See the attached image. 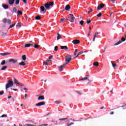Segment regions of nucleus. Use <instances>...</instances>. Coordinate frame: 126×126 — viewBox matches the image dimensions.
I'll use <instances>...</instances> for the list:
<instances>
[{
    "label": "nucleus",
    "instance_id": "nucleus-1",
    "mask_svg": "<svg viewBox=\"0 0 126 126\" xmlns=\"http://www.w3.org/2000/svg\"><path fill=\"white\" fill-rule=\"evenodd\" d=\"M13 82H12V80H9L6 85V89L7 90V89L11 87L12 86H13Z\"/></svg>",
    "mask_w": 126,
    "mask_h": 126
},
{
    "label": "nucleus",
    "instance_id": "nucleus-2",
    "mask_svg": "<svg viewBox=\"0 0 126 126\" xmlns=\"http://www.w3.org/2000/svg\"><path fill=\"white\" fill-rule=\"evenodd\" d=\"M54 2L51 1L49 2H47L46 4H44V6H45V8L46 9H50V7L51 6H53L54 5Z\"/></svg>",
    "mask_w": 126,
    "mask_h": 126
},
{
    "label": "nucleus",
    "instance_id": "nucleus-3",
    "mask_svg": "<svg viewBox=\"0 0 126 126\" xmlns=\"http://www.w3.org/2000/svg\"><path fill=\"white\" fill-rule=\"evenodd\" d=\"M69 19H67L69 21L73 23L75 20V17L72 14H69Z\"/></svg>",
    "mask_w": 126,
    "mask_h": 126
},
{
    "label": "nucleus",
    "instance_id": "nucleus-4",
    "mask_svg": "<svg viewBox=\"0 0 126 126\" xmlns=\"http://www.w3.org/2000/svg\"><path fill=\"white\" fill-rule=\"evenodd\" d=\"M126 40V39L125 37H122L121 40H119L117 43H116L115 44H114V45L116 46V45H118L120 44H121L123 42L125 41Z\"/></svg>",
    "mask_w": 126,
    "mask_h": 126
},
{
    "label": "nucleus",
    "instance_id": "nucleus-5",
    "mask_svg": "<svg viewBox=\"0 0 126 126\" xmlns=\"http://www.w3.org/2000/svg\"><path fill=\"white\" fill-rule=\"evenodd\" d=\"M71 60V56L70 55H68L66 57V59H65V62H66V64L67 63H70V60Z\"/></svg>",
    "mask_w": 126,
    "mask_h": 126
},
{
    "label": "nucleus",
    "instance_id": "nucleus-6",
    "mask_svg": "<svg viewBox=\"0 0 126 126\" xmlns=\"http://www.w3.org/2000/svg\"><path fill=\"white\" fill-rule=\"evenodd\" d=\"M8 62L9 63H16L17 62V60L13 59H9Z\"/></svg>",
    "mask_w": 126,
    "mask_h": 126
},
{
    "label": "nucleus",
    "instance_id": "nucleus-7",
    "mask_svg": "<svg viewBox=\"0 0 126 126\" xmlns=\"http://www.w3.org/2000/svg\"><path fill=\"white\" fill-rule=\"evenodd\" d=\"M105 4L102 3L101 4L98 5L97 8V9L99 10H100L101 8H103L104 7Z\"/></svg>",
    "mask_w": 126,
    "mask_h": 126
},
{
    "label": "nucleus",
    "instance_id": "nucleus-8",
    "mask_svg": "<svg viewBox=\"0 0 126 126\" xmlns=\"http://www.w3.org/2000/svg\"><path fill=\"white\" fill-rule=\"evenodd\" d=\"M3 22L4 23H8L10 24L11 23V20L8 19H3Z\"/></svg>",
    "mask_w": 126,
    "mask_h": 126
},
{
    "label": "nucleus",
    "instance_id": "nucleus-9",
    "mask_svg": "<svg viewBox=\"0 0 126 126\" xmlns=\"http://www.w3.org/2000/svg\"><path fill=\"white\" fill-rule=\"evenodd\" d=\"M66 64H63V65H61V66L59 67V71H62L63 69L64 68V66H65Z\"/></svg>",
    "mask_w": 126,
    "mask_h": 126
},
{
    "label": "nucleus",
    "instance_id": "nucleus-10",
    "mask_svg": "<svg viewBox=\"0 0 126 126\" xmlns=\"http://www.w3.org/2000/svg\"><path fill=\"white\" fill-rule=\"evenodd\" d=\"M14 82L15 84H17L18 85H21L22 86V83H20L19 81H18L15 78H14Z\"/></svg>",
    "mask_w": 126,
    "mask_h": 126
},
{
    "label": "nucleus",
    "instance_id": "nucleus-11",
    "mask_svg": "<svg viewBox=\"0 0 126 126\" xmlns=\"http://www.w3.org/2000/svg\"><path fill=\"white\" fill-rule=\"evenodd\" d=\"M45 105L44 102H39L38 103L35 104V105L36 106H41L42 105Z\"/></svg>",
    "mask_w": 126,
    "mask_h": 126
},
{
    "label": "nucleus",
    "instance_id": "nucleus-12",
    "mask_svg": "<svg viewBox=\"0 0 126 126\" xmlns=\"http://www.w3.org/2000/svg\"><path fill=\"white\" fill-rule=\"evenodd\" d=\"M72 43L74 44H77L80 43V41L78 40H74L72 41Z\"/></svg>",
    "mask_w": 126,
    "mask_h": 126
},
{
    "label": "nucleus",
    "instance_id": "nucleus-13",
    "mask_svg": "<svg viewBox=\"0 0 126 126\" xmlns=\"http://www.w3.org/2000/svg\"><path fill=\"white\" fill-rule=\"evenodd\" d=\"M15 0H8V3L10 5H13L14 3Z\"/></svg>",
    "mask_w": 126,
    "mask_h": 126
},
{
    "label": "nucleus",
    "instance_id": "nucleus-14",
    "mask_svg": "<svg viewBox=\"0 0 126 126\" xmlns=\"http://www.w3.org/2000/svg\"><path fill=\"white\" fill-rule=\"evenodd\" d=\"M38 100H44V95H40L39 96L38 98H37Z\"/></svg>",
    "mask_w": 126,
    "mask_h": 126
},
{
    "label": "nucleus",
    "instance_id": "nucleus-15",
    "mask_svg": "<svg viewBox=\"0 0 126 126\" xmlns=\"http://www.w3.org/2000/svg\"><path fill=\"white\" fill-rule=\"evenodd\" d=\"M31 46H33V44H31L30 43H28V44H26V45H25L24 47H25V48H29V47H31Z\"/></svg>",
    "mask_w": 126,
    "mask_h": 126
},
{
    "label": "nucleus",
    "instance_id": "nucleus-16",
    "mask_svg": "<svg viewBox=\"0 0 126 126\" xmlns=\"http://www.w3.org/2000/svg\"><path fill=\"white\" fill-rule=\"evenodd\" d=\"M89 78V76L88 75L86 76V77L82 78L81 79H80L79 81H84V80H87V79H88V78Z\"/></svg>",
    "mask_w": 126,
    "mask_h": 126
},
{
    "label": "nucleus",
    "instance_id": "nucleus-17",
    "mask_svg": "<svg viewBox=\"0 0 126 126\" xmlns=\"http://www.w3.org/2000/svg\"><path fill=\"white\" fill-rule=\"evenodd\" d=\"M70 9V6L69 5H66L65 7V10L68 11Z\"/></svg>",
    "mask_w": 126,
    "mask_h": 126
},
{
    "label": "nucleus",
    "instance_id": "nucleus-18",
    "mask_svg": "<svg viewBox=\"0 0 126 126\" xmlns=\"http://www.w3.org/2000/svg\"><path fill=\"white\" fill-rule=\"evenodd\" d=\"M10 53H0V55L2 56H5L6 55H10Z\"/></svg>",
    "mask_w": 126,
    "mask_h": 126
},
{
    "label": "nucleus",
    "instance_id": "nucleus-19",
    "mask_svg": "<svg viewBox=\"0 0 126 126\" xmlns=\"http://www.w3.org/2000/svg\"><path fill=\"white\" fill-rule=\"evenodd\" d=\"M2 7H3L4 9H6L9 8V6L7 5L2 4Z\"/></svg>",
    "mask_w": 126,
    "mask_h": 126
},
{
    "label": "nucleus",
    "instance_id": "nucleus-20",
    "mask_svg": "<svg viewBox=\"0 0 126 126\" xmlns=\"http://www.w3.org/2000/svg\"><path fill=\"white\" fill-rule=\"evenodd\" d=\"M84 53L83 51H80L77 55V56L75 57V58H77V57H78L79 56H80V55Z\"/></svg>",
    "mask_w": 126,
    "mask_h": 126
},
{
    "label": "nucleus",
    "instance_id": "nucleus-21",
    "mask_svg": "<svg viewBox=\"0 0 126 126\" xmlns=\"http://www.w3.org/2000/svg\"><path fill=\"white\" fill-rule=\"evenodd\" d=\"M7 66H3L1 67V68L0 69L1 70L3 71V70H5L7 68Z\"/></svg>",
    "mask_w": 126,
    "mask_h": 126
},
{
    "label": "nucleus",
    "instance_id": "nucleus-22",
    "mask_svg": "<svg viewBox=\"0 0 126 126\" xmlns=\"http://www.w3.org/2000/svg\"><path fill=\"white\" fill-rule=\"evenodd\" d=\"M19 65H21V66H25L26 65V63L24 62H22L21 63H19Z\"/></svg>",
    "mask_w": 126,
    "mask_h": 126
},
{
    "label": "nucleus",
    "instance_id": "nucleus-23",
    "mask_svg": "<svg viewBox=\"0 0 126 126\" xmlns=\"http://www.w3.org/2000/svg\"><path fill=\"white\" fill-rule=\"evenodd\" d=\"M22 59L23 61H26V59H27L26 56V55H23L22 57Z\"/></svg>",
    "mask_w": 126,
    "mask_h": 126
},
{
    "label": "nucleus",
    "instance_id": "nucleus-24",
    "mask_svg": "<svg viewBox=\"0 0 126 126\" xmlns=\"http://www.w3.org/2000/svg\"><path fill=\"white\" fill-rule=\"evenodd\" d=\"M61 49H65V50L67 49V46H61Z\"/></svg>",
    "mask_w": 126,
    "mask_h": 126
},
{
    "label": "nucleus",
    "instance_id": "nucleus-25",
    "mask_svg": "<svg viewBox=\"0 0 126 126\" xmlns=\"http://www.w3.org/2000/svg\"><path fill=\"white\" fill-rule=\"evenodd\" d=\"M94 66H99V63L98 62H95L94 63Z\"/></svg>",
    "mask_w": 126,
    "mask_h": 126
},
{
    "label": "nucleus",
    "instance_id": "nucleus-26",
    "mask_svg": "<svg viewBox=\"0 0 126 126\" xmlns=\"http://www.w3.org/2000/svg\"><path fill=\"white\" fill-rule=\"evenodd\" d=\"M61 38V36L59 34V33H58V36H57V40H60Z\"/></svg>",
    "mask_w": 126,
    "mask_h": 126
},
{
    "label": "nucleus",
    "instance_id": "nucleus-27",
    "mask_svg": "<svg viewBox=\"0 0 126 126\" xmlns=\"http://www.w3.org/2000/svg\"><path fill=\"white\" fill-rule=\"evenodd\" d=\"M6 63V62L5 60H2L1 63V65H4Z\"/></svg>",
    "mask_w": 126,
    "mask_h": 126
},
{
    "label": "nucleus",
    "instance_id": "nucleus-28",
    "mask_svg": "<svg viewBox=\"0 0 126 126\" xmlns=\"http://www.w3.org/2000/svg\"><path fill=\"white\" fill-rule=\"evenodd\" d=\"M39 47H40V46L39 45L34 44V48L35 49H38L39 48Z\"/></svg>",
    "mask_w": 126,
    "mask_h": 126
},
{
    "label": "nucleus",
    "instance_id": "nucleus-29",
    "mask_svg": "<svg viewBox=\"0 0 126 126\" xmlns=\"http://www.w3.org/2000/svg\"><path fill=\"white\" fill-rule=\"evenodd\" d=\"M41 19V17L40 16H37L35 17V19L36 20H39Z\"/></svg>",
    "mask_w": 126,
    "mask_h": 126
},
{
    "label": "nucleus",
    "instance_id": "nucleus-30",
    "mask_svg": "<svg viewBox=\"0 0 126 126\" xmlns=\"http://www.w3.org/2000/svg\"><path fill=\"white\" fill-rule=\"evenodd\" d=\"M41 11L44 12L45 11V8L44 6H41L40 8Z\"/></svg>",
    "mask_w": 126,
    "mask_h": 126
},
{
    "label": "nucleus",
    "instance_id": "nucleus-31",
    "mask_svg": "<svg viewBox=\"0 0 126 126\" xmlns=\"http://www.w3.org/2000/svg\"><path fill=\"white\" fill-rule=\"evenodd\" d=\"M84 21H81L79 22V24L81 25V26H83Z\"/></svg>",
    "mask_w": 126,
    "mask_h": 126
},
{
    "label": "nucleus",
    "instance_id": "nucleus-32",
    "mask_svg": "<svg viewBox=\"0 0 126 126\" xmlns=\"http://www.w3.org/2000/svg\"><path fill=\"white\" fill-rule=\"evenodd\" d=\"M20 3V0H16V2H15V4H19Z\"/></svg>",
    "mask_w": 126,
    "mask_h": 126
},
{
    "label": "nucleus",
    "instance_id": "nucleus-33",
    "mask_svg": "<svg viewBox=\"0 0 126 126\" xmlns=\"http://www.w3.org/2000/svg\"><path fill=\"white\" fill-rule=\"evenodd\" d=\"M113 67H115L117 66L116 64H115L113 62H111Z\"/></svg>",
    "mask_w": 126,
    "mask_h": 126
},
{
    "label": "nucleus",
    "instance_id": "nucleus-34",
    "mask_svg": "<svg viewBox=\"0 0 126 126\" xmlns=\"http://www.w3.org/2000/svg\"><path fill=\"white\" fill-rule=\"evenodd\" d=\"M16 27L20 28L21 27V23H18L16 25Z\"/></svg>",
    "mask_w": 126,
    "mask_h": 126
},
{
    "label": "nucleus",
    "instance_id": "nucleus-35",
    "mask_svg": "<svg viewBox=\"0 0 126 126\" xmlns=\"http://www.w3.org/2000/svg\"><path fill=\"white\" fill-rule=\"evenodd\" d=\"M15 26V24H12L11 26H10L9 28H8V29H10L11 28H12V27H13L14 26Z\"/></svg>",
    "mask_w": 126,
    "mask_h": 126
},
{
    "label": "nucleus",
    "instance_id": "nucleus-36",
    "mask_svg": "<svg viewBox=\"0 0 126 126\" xmlns=\"http://www.w3.org/2000/svg\"><path fill=\"white\" fill-rule=\"evenodd\" d=\"M74 123H69V124H67V126H72V125H74Z\"/></svg>",
    "mask_w": 126,
    "mask_h": 126
},
{
    "label": "nucleus",
    "instance_id": "nucleus-37",
    "mask_svg": "<svg viewBox=\"0 0 126 126\" xmlns=\"http://www.w3.org/2000/svg\"><path fill=\"white\" fill-rule=\"evenodd\" d=\"M18 14L19 15H22V11H21V10H18Z\"/></svg>",
    "mask_w": 126,
    "mask_h": 126
},
{
    "label": "nucleus",
    "instance_id": "nucleus-38",
    "mask_svg": "<svg viewBox=\"0 0 126 126\" xmlns=\"http://www.w3.org/2000/svg\"><path fill=\"white\" fill-rule=\"evenodd\" d=\"M65 19H61V21H60V22L61 23H63L64 21H65Z\"/></svg>",
    "mask_w": 126,
    "mask_h": 126
},
{
    "label": "nucleus",
    "instance_id": "nucleus-39",
    "mask_svg": "<svg viewBox=\"0 0 126 126\" xmlns=\"http://www.w3.org/2000/svg\"><path fill=\"white\" fill-rule=\"evenodd\" d=\"M78 51V50L77 49L75 50V51H74V56H76V53H77Z\"/></svg>",
    "mask_w": 126,
    "mask_h": 126
},
{
    "label": "nucleus",
    "instance_id": "nucleus-40",
    "mask_svg": "<svg viewBox=\"0 0 126 126\" xmlns=\"http://www.w3.org/2000/svg\"><path fill=\"white\" fill-rule=\"evenodd\" d=\"M67 120V118L59 119V120H60L61 121H65V120Z\"/></svg>",
    "mask_w": 126,
    "mask_h": 126
},
{
    "label": "nucleus",
    "instance_id": "nucleus-41",
    "mask_svg": "<svg viewBox=\"0 0 126 126\" xmlns=\"http://www.w3.org/2000/svg\"><path fill=\"white\" fill-rule=\"evenodd\" d=\"M26 126H34L33 125H31V124H26Z\"/></svg>",
    "mask_w": 126,
    "mask_h": 126
},
{
    "label": "nucleus",
    "instance_id": "nucleus-42",
    "mask_svg": "<svg viewBox=\"0 0 126 126\" xmlns=\"http://www.w3.org/2000/svg\"><path fill=\"white\" fill-rule=\"evenodd\" d=\"M13 12H17V9H16V7H14V8H13Z\"/></svg>",
    "mask_w": 126,
    "mask_h": 126
},
{
    "label": "nucleus",
    "instance_id": "nucleus-43",
    "mask_svg": "<svg viewBox=\"0 0 126 126\" xmlns=\"http://www.w3.org/2000/svg\"><path fill=\"white\" fill-rule=\"evenodd\" d=\"M101 16H102V14L101 13H99V14L97 15V17H101Z\"/></svg>",
    "mask_w": 126,
    "mask_h": 126
},
{
    "label": "nucleus",
    "instance_id": "nucleus-44",
    "mask_svg": "<svg viewBox=\"0 0 126 126\" xmlns=\"http://www.w3.org/2000/svg\"><path fill=\"white\" fill-rule=\"evenodd\" d=\"M58 46H55V47H54V51H58Z\"/></svg>",
    "mask_w": 126,
    "mask_h": 126
},
{
    "label": "nucleus",
    "instance_id": "nucleus-45",
    "mask_svg": "<svg viewBox=\"0 0 126 126\" xmlns=\"http://www.w3.org/2000/svg\"><path fill=\"white\" fill-rule=\"evenodd\" d=\"M7 117V115H2L1 116V118H4V117Z\"/></svg>",
    "mask_w": 126,
    "mask_h": 126
},
{
    "label": "nucleus",
    "instance_id": "nucleus-46",
    "mask_svg": "<svg viewBox=\"0 0 126 126\" xmlns=\"http://www.w3.org/2000/svg\"><path fill=\"white\" fill-rule=\"evenodd\" d=\"M91 22V20H87V24H89Z\"/></svg>",
    "mask_w": 126,
    "mask_h": 126
},
{
    "label": "nucleus",
    "instance_id": "nucleus-47",
    "mask_svg": "<svg viewBox=\"0 0 126 126\" xmlns=\"http://www.w3.org/2000/svg\"><path fill=\"white\" fill-rule=\"evenodd\" d=\"M92 11H93L92 9H91V10H90L88 11V14H90L91 12H92Z\"/></svg>",
    "mask_w": 126,
    "mask_h": 126
},
{
    "label": "nucleus",
    "instance_id": "nucleus-48",
    "mask_svg": "<svg viewBox=\"0 0 126 126\" xmlns=\"http://www.w3.org/2000/svg\"><path fill=\"white\" fill-rule=\"evenodd\" d=\"M2 94H4V91H1V92H0V95H2Z\"/></svg>",
    "mask_w": 126,
    "mask_h": 126
},
{
    "label": "nucleus",
    "instance_id": "nucleus-49",
    "mask_svg": "<svg viewBox=\"0 0 126 126\" xmlns=\"http://www.w3.org/2000/svg\"><path fill=\"white\" fill-rule=\"evenodd\" d=\"M27 98H28L27 97V94H25V99L27 100Z\"/></svg>",
    "mask_w": 126,
    "mask_h": 126
},
{
    "label": "nucleus",
    "instance_id": "nucleus-50",
    "mask_svg": "<svg viewBox=\"0 0 126 126\" xmlns=\"http://www.w3.org/2000/svg\"><path fill=\"white\" fill-rule=\"evenodd\" d=\"M52 123H55V125H57V121H56V122H55V121L52 120Z\"/></svg>",
    "mask_w": 126,
    "mask_h": 126
},
{
    "label": "nucleus",
    "instance_id": "nucleus-51",
    "mask_svg": "<svg viewBox=\"0 0 126 126\" xmlns=\"http://www.w3.org/2000/svg\"><path fill=\"white\" fill-rule=\"evenodd\" d=\"M23 89H24V90H26V92H25V93H27V91H28V89H27L26 88H23Z\"/></svg>",
    "mask_w": 126,
    "mask_h": 126
},
{
    "label": "nucleus",
    "instance_id": "nucleus-52",
    "mask_svg": "<svg viewBox=\"0 0 126 126\" xmlns=\"http://www.w3.org/2000/svg\"><path fill=\"white\" fill-rule=\"evenodd\" d=\"M43 64H44V65H48V63H47V62H43Z\"/></svg>",
    "mask_w": 126,
    "mask_h": 126
},
{
    "label": "nucleus",
    "instance_id": "nucleus-53",
    "mask_svg": "<svg viewBox=\"0 0 126 126\" xmlns=\"http://www.w3.org/2000/svg\"><path fill=\"white\" fill-rule=\"evenodd\" d=\"M46 62H47V63H49V62H51V60H49V59H47Z\"/></svg>",
    "mask_w": 126,
    "mask_h": 126
},
{
    "label": "nucleus",
    "instance_id": "nucleus-54",
    "mask_svg": "<svg viewBox=\"0 0 126 126\" xmlns=\"http://www.w3.org/2000/svg\"><path fill=\"white\" fill-rule=\"evenodd\" d=\"M23 2L24 3H27L26 0H23Z\"/></svg>",
    "mask_w": 126,
    "mask_h": 126
},
{
    "label": "nucleus",
    "instance_id": "nucleus-55",
    "mask_svg": "<svg viewBox=\"0 0 126 126\" xmlns=\"http://www.w3.org/2000/svg\"><path fill=\"white\" fill-rule=\"evenodd\" d=\"M90 31H89V33L88 34V37L90 36Z\"/></svg>",
    "mask_w": 126,
    "mask_h": 126
},
{
    "label": "nucleus",
    "instance_id": "nucleus-56",
    "mask_svg": "<svg viewBox=\"0 0 126 126\" xmlns=\"http://www.w3.org/2000/svg\"><path fill=\"white\" fill-rule=\"evenodd\" d=\"M48 126V124H46V125H39V126Z\"/></svg>",
    "mask_w": 126,
    "mask_h": 126
},
{
    "label": "nucleus",
    "instance_id": "nucleus-57",
    "mask_svg": "<svg viewBox=\"0 0 126 126\" xmlns=\"http://www.w3.org/2000/svg\"><path fill=\"white\" fill-rule=\"evenodd\" d=\"M70 120H72V119H69L68 120H67L66 121L69 122Z\"/></svg>",
    "mask_w": 126,
    "mask_h": 126
},
{
    "label": "nucleus",
    "instance_id": "nucleus-58",
    "mask_svg": "<svg viewBox=\"0 0 126 126\" xmlns=\"http://www.w3.org/2000/svg\"><path fill=\"white\" fill-rule=\"evenodd\" d=\"M89 30L90 32L91 31V27H90L89 28Z\"/></svg>",
    "mask_w": 126,
    "mask_h": 126
},
{
    "label": "nucleus",
    "instance_id": "nucleus-59",
    "mask_svg": "<svg viewBox=\"0 0 126 126\" xmlns=\"http://www.w3.org/2000/svg\"><path fill=\"white\" fill-rule=\"evenodd\" d=\"M52 56H51L49 57V59L50 60L52 59Z\"/></svg>",
    "mask_w": 126,
    "mask_h": 126
},
{
    "label": "nucleus",
    "instance_id": "nucleus-60",
    "mask_svg": "<svg viewBox=\"0 0 126 126\" xmlns=\"http://www.w3.org/2000/svg\"><path fill=\"white\" fill-rule=\"evenodd\" d=\"M10 98H11V95H9L8 96V99H10Z\"/></svg>",
    "mask_w": 126,
    "mask_h": 126
},
{
    "label": "nucleus",
    "instance_id": "nucleus-61",
    "mask_svg": "<svg viewBox=\"0 0 126 126\" xmlns=\"http://www.w3.org/2000/svg\"><path fill=\"white\" fill-rule=\"evenodd\" d=\"M98 34V32H96L95 33H94V35H96Z\"/></svg>",
    "mask_w": 126,
    "mask_h": 126
},
{
    "label": "nucleus",
    "instance_id": "nucleus-62",
    "mask_svg": "<svg viewBox=\"0 0 126 126\" xmlns=\"http://www.w3.org/2000/svg\"><path fill=\"white\" fill-rule=\"evenodd\" d=\"M115 0H111V1H112V3H114L115 2Z\"/></svg>",
    "mask_w": 126,
    "mask_h": 126
},
{
    "label": "nucleus",
    "instance_id": "nucleus-63",
    "mask_svg": "<svg viewBox=\"0 0 126 126\" xmlns=\"http://www.w3.org/2000/svg\"><path fill=\"white\" fill-rule=\"evenodd\" d=\"M19 126H26V125H19Z\"/></svg>",
    "mask_w": 126,
    "mask_h": 126
},
{
    "label": "nucleus",
    "instance_id": "nucleus-64",
    "mask_svg": "<svg viewBox=\"0 0 126 126\" xmlns=\"http://www.w3.org/2000/svg\"><path fill=\"white\" fill-rule=\"evenodd\" d=\"M114 113L113 112H112L110 113V114H111V115H113V114H114Z\"/></svg>",
    "mask_w": 126,
    "mask_h": 126
}]
</instances>
